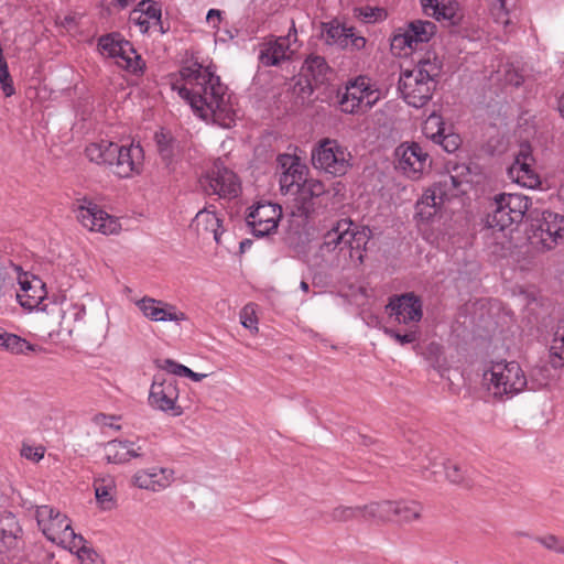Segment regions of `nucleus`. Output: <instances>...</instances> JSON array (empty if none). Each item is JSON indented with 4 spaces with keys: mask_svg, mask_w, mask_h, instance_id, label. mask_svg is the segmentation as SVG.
Returning <instances> with one entry per match:
<instances>
[{
    "mask_svg": "<svg viewBox=\"0 0 564 564\" xmlns=\"http://www.w3.org/2000/svg\"><path fill=\"white\" fill-rule=\"evenodd\" d=\"M183 85H173L183 98L202 119L230 128L236 118L228 88L220 82L209 67L195 63L181 70Z\"/></svg>",
    "mask_w": 564,
    "mask_h": 564,
    "instance_id": "obj_1",
    "label": "nucleus"
},
{
    "mask_svg": "<svg viewBox=\"0 0 564 564\" xmlns=\"http://www.w3.org/2000/svg\"><path fill=\"white\" fill-rule=\"evenodd\" d=\"M443 68L442 61L432 53L420 59L413 69L403 70L399 78V90L405 102L421 108L432 98Z\"/></svg>",
    "mask_w": 564,
    "mask_h": 564,
    "instance_id": "obj_2",
    "label": "nucleus"
},
{
    "mask_svg": "<svg viewBox=\"0 0 564 564\" xmlns=\"http://www.w3.org/2000/svg\"><path fill=\"white\" fill-rule=\"evenodd\" d=\"M482 380L488 392L499 400L511 399L522 392L528 380L524 371L516 361L491 362L489 369L484 371Z\"/></svg>",
    "mask_w": 564,
    "mask_h": 564,
    "instance_id": "obj_3",
    "label": "nucleus"
},
{
    "mask_svg": "<svg viewBox=\"0 0 564 564\" xmlns=\"http://www.w3.org/2000/svg\"><path fill=\"white\" fill-rule=\"evenodd\" d=\"M381 98L376 83L368 76L359 75L348 79L344 89L337 93V104L341 112L364 115Z\"/></svg>",
    "mask_w": 564,
    "mask_h": 564,
    "instance_id": "obj_4",
    "label": "nucleus"
},
{
    "mask_svg": "<svg viewBox=\"0 0 564 564\" xmlns=\"http://www.w3.org/2000/svg\"><path fill=\"white\" fill-rule=\"evenodd\" d=\"M295 191L297 209L306 218L316 214L319 207L336 208V205L340 204L345 196L341 183L326 188L322 181L315 178H306Z\"/></svg>",
    "mask_w": 564,
    "mask_h": 564,
    "instance_id": "obj_5",
    "label": "nucleus"
},
{
    "mask_svg": "<svg viewBox=\"0 0 564 564\" xmlns=\"http://www.w3.org/2000/svg\"><path fill=\"white\" fill-rule=\"evenodd\" d=\"M530 200L521 194L501 193L489 203L485 218L487 229L503 231L513 224L522 221L529 209Z\"/></svg>",
    "mask_w": 564,
    "mask_h": 564,
    "instance_id": "obj_6",
    "label": "nucleus"
},
{
    "mask_svg": "<svg viewBox=\"0 0 564 564\" xmlns=\"http://www.w3.org/2000/svg\"><path fill=\"white\" fill-rule=\"evenodd\" d=\"M36 521L47 540L70 552L77 542H85L80 534H76L72 522L66 514L51 506H40L36 509Z\"/></svg>",
    "mask_w": 564,
    "mask_h": 564,
    "instance_id": "obj_7",
    "label": "nucleus"
},
{
    "mask_svg": "<svg viewBox=\"0 0 564 564\" xmlns=\"http://www.w3.org/2000/svg\"><path fill=\"white\" fill-rule=\"evenodd\" d=\"M529 239L532 246L551 250L564 238V216L551 210L530 213Z\"/></svg>",
    "mask_w": 564,
    "mask_h": 564,
    "instance_id": "obj_8",
    "label": "nucleus"
},
{
    "mask_svg": "<svg viewBox=\"0 0 564 564\" xmlns=\"http://www.w3.org/2000/svg\"><path fill=\"white\" fill-rule=\"evenodd\" d=\"M351 154L337 140L324 139L312 152L315 169L333 176H343L350 169Z\"/></svg>",
    "mask_w": 564,
    "mask_h": 564,
    "instance_id": "obj_9",
    "label": "nucleus"
},
{
    "mask_svg": "<svg viewBox=\"0 0 564 564\" xmlns=\"http://www.w3.org/2000/svg\"><path fill=\"white\" fill-rule=\"evenodd\" d=\"M76 212L77 219L80 224L91 231L112 235L120 230V223L118 219L110 216L87 197L77 199Z\"/></svg>",
    "mask_w": 564,
    "mask_h": 564,
    "instance_id": "obj_10",
    "label": "nucleus"
},
{
    "mask_svg": "<svg viewBox=\"0 0 564 564\" xmlns=\"http://www.w3.org/2000/svg\"><path fill=\"white\" fill-rule=\"evenodd\" d=\"M177 399L176 380L172 377L155 375L149 393V404L172 416H180L183 414V409L177 404Z\"/></svg>",
    "mask_w": 564,
    "mask_h": 564,
    "instance_id": "obj_11",
    "label": "nucleus"
},
{
    "mask_svg": "<svg viewBox=\"0 0 564 564\" xmlns=\"http://www.w3.org/2000/svg\"><path fill=\"white\" fill-rule=\"evenodd\" d=\"M200 185L206 194L218 195L220 198H234L240 192V183L237 175L217 163L200 178Z\"/></svg>",
    "mask_w": 564,
    "mask_h": 564,
    "instance_id": "obj_12",
    "label": "nucleus"
},
{
    "mask_svg": "<svg viewBox=\"0 0 564 564\" xmlns=\"http://www.w3.org/2000/svg\"><path fill=\"white\" fill-rule=\"evenodd\" d=\"M282 218V208L278 204L270 202L258 203L250 207L246 218L254 237L261 238L273 234Z\"/></svg>",
    "mask_w": 564,
    "mask_h": 564,
    "instance_id": "obj_13",
    "label": "nucleus"
},
{
    "mask_svg": "<svg viewBox=\"0 0 564 564\" xmlns=\"http://www.w3.org/2000/svg\"><path fill=\"white\" fill-rule=\"evenodd\" d=\"M143 161L144 153L140 144H117V151H115V160L112 161L110 169L115 175L121 178H127L141 172Z\"/></svg>",
    "mask_w": 564,
    "mask_h": 564,
    "instance_id": "obj_14",
    "label": "nucleus"
},
{
    "mask_svg": "<svg viewBox=\"0 0 564 564\" xmlns=\"http://www.w3.org/2000/svg\"><path fill=\"white\" fill-rule=\"evenodd\" d=\"M386 310L400 324L419 323L423 316L422 301L412 292L391 297Z\"/></svg>",
    "mask_w": 564,
    "mask_h": 564,
    "instance_id": "obj_15",
    "label": "nucleus"
},
{
    "mask_svg": "<svg viewBox=\"0 0 564 564\" xmlns=\"http://www.w3.org/2000/svg\"><path fill=\"white\" fill-rule=\"evenodd\" d=\"M322 36L327 45L343 50L359 51L366 45V39L357 35L354 28H346L337 21L323 23Z\"/></svg>",
    "mask_w": 564,
    "mask_h": 564,
    "instance_id": "obj_16",
    "label": "nucleus"
},
{
    "mask_svg": "<svg viewBox=\"0 0 564 564\" xmlns=\"http://www.w3.org/2000/svg\"><path fill=\"white\" fill-rule=\"evenodd\" d=\"M398 167L410 178L417 180L429 165V154L416 143H402L395 150Z\"/></svg>",
    "mask_w": 564,
    "mask_h": 564,
    "instance_id": "obj_17",
    "label": "nucleus"
},
{
    "mask_svg": "<svg viewBox=\"0 0 564 564\" xmlns=\"http://www.w3.org/2000/svg\"><path fill=\"white\" fill-rule=\"evenodd\" d=\"M280 174L281 192L286 194L296 189L307 177V166L301 162V159L292 154H280L276 158Z\"/></svg>",
    "mask_w": 564,
    "mask_h": 564,
    "instance_id": "obj_18",
    "label": "nucleus"
},
{
    "mask_svg": "<svg viewBox=\"0 0 564 564\" xmlns=\"http://www.w3.org/2000/svg\"><path fill=\"white\" fill-rule=\"evenodd\" d=\"M135 305L144 317L153 322L180 323L187 321L186 314L178 311L175 305L150 296L135 301Z\"/></svg>",
    "mask_w": 564,
    "mask_h": 564,
    "instance_id": "obj_19",
    "label": "nucleus"
},
{
    "mask_svg": "<svg viewBox=\"0 0 564 564\" xmlns=\"http://www.w3.org/2000/svg\"><path fill=\"white\" fill-rule=\"evenodd\" d=\"M436 25L431 21L416 20L408 25V29L392 39L395 48H416L419 44L426 43L434 35Z\"/></svg>",
    "mask_w": 564,
    "mask_h": 564,
    "instance_id": "obj_20",
    "label": "nucleus"
},
{
    "mask_svg": "<svg viewBox=\"0 0 564 564\" xmlns=\"http://www.w3.org/2000/svg\"><path fill=\"white\" fill-rule=\"evenodd\" d=\"M533 161L530 148L522 147L514 162L508 169L509 177L523 187L534 188L540 185L539 175L532 169Z\"/></svg>",
    "mask_w": 564,
    "mask_h": 564,
    "instance_id": "obj_21",
    "label": "nucleus"
},
{
    "mask_svg": "<svg viewBox=\"0 0 564 564\" xmlns=\"http://www.w3.org/2000/svg\"><path fill=\"white\" fill-rule=\"evenodd\" d=\"M174 481V471L171 468L151 467L138 470L132 482L140 489L151 490L153 492L161 491L171 486Z\"/></svg>",
    "mask_w": 564,
    "mask_h": 564,
    "instance_id": "obj_22",
    "label": "nucleus"
},
{
    "mask_svg": "<svg viewBox=\"0 0 564 564\" xmlns=\"http://www.w3.org/2000/svg\"><path fill=\"white\" fill-rule=\"evenodd\" d=\"M291 36L292 33L290 32L286 36H279L264 42L261 45L259 53V61L261 64L267 67L278 66L283 61L289 59L292 54V51L290 50Z\"/></svg>",
    "mask_w": 564,
    "mask_h": 564,
    "instance_id": "obj_23",
    "label": "nucleus"
},
{
    "mask_svg": "<svg viewBox=\"0 0 564 564\" xmlns=\"http://www.w3.org/2000/svg\"><path fill=\"white\" fill-rule=\"evenodd\" d=\"M455 196L456 193H448L441 184L435 183L427 188L415 205L416 216L423 220H430L438 212L444 202V196Z\"/></svg>",
    "mask_w": 564,
    "mask_h": 564,
    "instance_id": "obj_24",
    "label": "nucleus"
},
{
    "mask_svg": "<svg viewBox=\"0 0 564 564\" xmlns=\"http://www.w3.org/2000/svg\"><path fill=\"white\" fill-rule=\"evenodd\" d=\"M476 164L455 163L447 175L440 181V184L449 193L451 189L457 193H466V186L473 183V175H477Z\"/></svg>",
    "mask_w": 564,
    "mask_h": 564,
    "instance_id": "obj_25",
    "label": "nucleus"
},
{
    "mask_svg": "<svg viewBox=\"0 0 564 564\" xmlns=\"http://www.w3.org/2000/svg\"><path fill=\"white\" fill-rule=\"evenodd\" d=\"M142 455V447L133 441L112 440L105 445L106 460L111 464H124Z\"/></svg>",
    "mask_w": 564,
    "mask_h": 564,
    "instance_id": "obj_26",
    "label": "nucleus"
},
{
    "mask_svg": "<svg viewBox=\"0 0 564 564\" xmlns=\"http://www.w3.org/2000/svg\"><path fill=\"white\" fill-rule=\"evenodd\" d=\"M332 74L326 59L319 55H308L302 66V75L306 78L311 90L327 83Z\"/></svg>",
    "mask_w": 564,
    "mask_h": 564,
    "instance_id": "obj_27",
    "label": "nucleus"
},
{
    "mask_svg": "<svg viewBox=\"0 0 564 564\" xmlns=\"http://www.w3.org/2000/svg\"><path fill=\"white\" fill-rule=\"evenodd\" d=\"M19 284L21 291L17 294L18 301L28 310L37 307L46 296L45 284L36 276L20 279Z\"/></svg>",
    "mask_w": 564,
    "mask_h": 564,
    "instance_id": "obj_28",
    "label": "nucleus"
},
{
    "mask_svg": "<svg viewBox=\"0 0 564 564\" xmlns=\"http://www.w3.org/2000/svg\"><path fill=\"white\" fill-rule=\"evenodd\" d=\"M371 230L367 227L358 228L352 224L350 229L346 230L347 256L351 261L362 263L364 252L370 239Z\"/></svg>",
    "mask_w": 564,
    "mask_h": 564,
    "instance_id": "obj_29",
    "label": "nucleus"
},
{
    "mask_svg": "<svg viewBox=\"0 0 564 564\" xmlns=\"http://www.w3.org/2000/svg\"><path fill=\"white\" fill-rule=\"evenodd\" d=\"M352 227V221L349 219H340L337 221L336 226L333 227L324 236V242L322 249L330 252L338 251L344 257L347 256V237L346 230Z\"/></svg>",
    "mask_w": 564,
    "mask_h": 564,
    "instance_id": "obj_30",
    "label": "nucleus"
},
{
    "mask_svg": "<svg viewBox=\"0 0 564 564\" xmlns=\"http://www.w3.org/2000/svg\"><path fill=\"white\" fill-rule=\"evenodd\" d=\"M116 142L109 140H100L88 144L85 149V154L90 162L99 165H107L111 167L115 160V151H117Z\"/></svg>",
    "mask_w": 564,
    "mask_h": 564,
    "instance_id": "obj_31",
    "label": "nucleus"
},
{
    "mask_svg": "<svg viewBox=\"0 0 564 564\" xmlns=\"http://www.w3.org/2000/svg\"><path fill=\"white\" fill-rule=\"evenodd\" d=\"M197 231L210 232L214 236L215 241H220V236L225 231L223 228V220L217 216L214 210L204 208L199 210L192 224Z\"/></svg>",
    "mask_w": 564,
    "mask_h": 564,
    "instance_id": "obj_32",
    "label": "nucleus"
},
{
    "mask_svg": "<svg viewBox=\"0 0 564 564\" xmlns=\"http://www.w3.org/2000/svg\"><path fill=\"white\" fill-rule=\"evenodd\" d=\"M85 316V305L80 303H72L63 311L61 328L72 335L84 324Z\"/></svg>",
    "mask_w": 564,
    "mask_h": 564,
    "instance_id": "obj_33",
    "label": "nucleus"
},
{
    "mask_svg": "<svg viewBox=\"0 0 564 564\" xmlns=\"http://www.w3.org/2000/svg\"><path fill=\"white\" fill-rule=\"evenodd\" d=\"M362 508V518L366 520H376L378 522H388L393 518L394 501L383 500L371 502Z\"/></svg>",
    "mask_w": 564,
    "mask_h": 564,
    "instance_id": "obj_34",
    "label": "nucleus"
},
{
    "mask_svg": "<svg viewBox=\"0 0 564 564\" xmlns=\"http://www.w3.org/2000/svg\"><path fill=\"white\" fill-rule=\"evenodd\" d=\"M423 511V506L415 500H399L394 501L393 517L398 518L401 523H410L414 520H420Z\"/></svg>",
    "mask_w": 564,
    "mask_h": 564,
    "instance_id": "obj_35",
    "label": "nucleus"
},
{
    "mask_svg": "<svg viewBox=\"0 0 564 564\" xmlns=\"http://www.w3.org/2000/svg\"><path fill=\"white\" fill-rule=\"evenodd\" d=\"M21 528L19 523L11 518L7 527L0 528V555L6 554L18 546Z\"/></svg>",
    "mask_w": 564,
    "mask_h": 564,
    "instance_id": "obj_36",
    "label": "nucleus"
},
{
    "mask_svg": "<svg viewBox=\"0 0 564 564\" xmlns=\"http://www.w3.org/2000/svg\"><path fill=\"white\" fill-rule=\"evenodd\" d=\"M116 57L121 58L124 62V67L133 74L143 70L144 63L129 41L124 40L123 43H121Z\"/></svg>",
    "mask_w": 564,
    "mask_h": 564,
    "instance_id": "obj_37",
    "label": "nucleus"
},
{
    "mask_svg": "<svg viewBox=\"0 0 564 564\" xmlns=\"http://www.w3.org/2000/svg\"><path fill=\"white\" fill-rule=\"evenodd\" d=\"M154 139L161 158L170 164L178 149V142L169 132L163 130L156 132Z\"/></svg>",
    "mask_w": 564,
    "mask_h": 564,
    "instance_id": "obj_38",
    "label": "nucleus"
},
{
    "mask_svg": "<svg viewBox=\"0 0 564 564\" xmlns=\"http://www.w3.org/2000/svg\"><path fill=\"white\" fill-rule=\"evenodd\" d=\"M551 364L554 368L564 365V322L558 324L550 347Z\"/></svg>",
    "mask_w": 564,
    "mask_h": 564,
    "instance_id": "obj_39",
    "label": "nucleus"
},
{
    "mask_svg": "<svg viewBox=\"0 0 564 564\" xmlns=\"http://www.w3.org/2000/svg\"><path fill=\"white\" fill-rule=\"evenodd\" d=\"M460 17L459 4L457 1L441 0L440 10L435 13L434 19L437 21H448L451 24L455 25L460 20Z\"/></svg>",
    "mask_w": 564,
    "mask_h": 564,
    "instance_id": "obj_40",
    "label": "nucleus"
},
{
    "mask_svg": "<svg viewBox=\"0 0 564 564\" xmlns=\"http://www.w3.org/2000/svg\"><path fill=\"white\" fill-rule=\"evenodd\" d=\"M431 140L440 144L447 153H454L462 144L459 134L454 132L445 133V131L440 130L431 134Z\"/></svg>",
    "mask_w": 564,
    "mask_h": 564,
    "instance_id": "obj_41",
    "label": "nucleus"
},
{
    "mask_svg": "<svg viewBox=\"0 0 564 564\" xmlns=\"http://www.w3.org/2000/svg\"><path fill=\"white\" fill-rule=\"evenodd\" d=\"M1 344L2 348L11 351L12 354H26L28 351L35 350L32 344L14 334L3 333Z\"/></svg>",
    "mask_w": 564,
    "mask_h": 564,
    "instance_id": "obj_42",
    "label": "nucleus"
},
{
    "mask_svg": "<svg viewBox=\"0 0 564 564\" xmlns=\"http://www.w3.org/2000/svg\"><path fill=\"white\" fill-rule=\"evenodd\" d=\"M138 10L142 12V14L150 21L153 20V23L155 25L160 26V32L165 33V30L163 28L161 17H162V9L160 3L153 0H142L138 7Z\"/></svg>",
    "mask_w": 564,
    "mask_h": 564,
    "instance_id": "obj_43",
    "label": "nucleus"
},
{
    "mask_svg": "<svg viewBox=\"0 0 564 564\" xmlns=\"http://www.w3.org/2000/svg\"><path fill=\"white\" fill-rule=\"evenodd\" d=\"M123 39L119 33H110L102 35L98 40V47L102 51L108 53L109 56L116 57L118 54V48L121 46V43H123Z\"/></svg>",
    "mask_w": 564,
    "mask_h": 564,
    "instance_id": "obj_44",
    "label": "nucleus"
},
{
    "mask_svg": "<svg viewBox=\"0 0 564 564\" xmlns=\"http://www.w3.org/2000/svg\"><path fill=\"white\" fill-rule=\"evenodd\" d=\"M329 517L333 521L347 522L358 517H362V508L358 507H346L339 506L332 510Z\"/></svg>",
    "mask_w": 564,
    "mask_h": 564,
    "instance_id": "obj_45",
    "label": "nucleus"
},
{
    "mask_svg": "<svg viewBox=\"0 0 564 564\" xmlns=\"http://www.w3.org/2000/svg\"><path fill=\"white\" fill-rule=\"evenodd\" d=\"M74 551L80 564H104L99 554L93 547L86 545V541L77 542V546L72 552Z\"/></svg>",
    "mask_w": 564,
    "mask_h": 564,
    "instance_id": "obj_46",
    "label": "nucleus"
},
{
    "mask_svg": "<svg viewBox=\"0 0 564 564\" xmlns=\"http://www.w3.org/2000/svg\"><path fill=\"white\" fill-rule=\"evenodd\" d=\"M490 13L496 23L501 24L505 29L508 28L511 21L506 0H495L491 6Z\"/></svg>",
    "mask_w": 564,
    "mask_h": 564,
    "instance_id": "obj_47",
    "label": "nucleus"
},
{
    "mask_svg": "<svg viewBox=\"0 0 564 564\" xmlns=\"http://www.w3.org/2000/svg\"><path fill=\"white\" fill-rule=\"evenodd\" d=\"M534 540L550 551H553L558 554H564V540L560 539L554 534L536 536Z\"/></svg>",
    "mask_w": 564,
    "mask_h": 564,
    "instance_id": "obj_48",
    "label": "nucleus"
},
{
    "mask_svg": "<svg viewBox=\"0 0 564 564\" xmlns=\"http://www.w3.org/2000/svg\"><path fill=\"white\" fill-rule=\"evenodd\" d=\"M383 332L389 337L395 339L400 345L412 344L419 339L417 329H411V330L406 332L405 334H401L393 328L386 327L383 329Z\"/></svg>",
    "mask_w": 564,
    "mask_h": 564,
    "instance_id": "obj_49",
    "label": "nucleus"
},
{
    "mask_svg": "<svg viewBox=\"0 0 564 564\" xmlns=\"http://www.w3.org/2000/svg\"><path fill=\"white\" fill-rule=\"evenodd\" d=\"M240 319L243 327L250 329L251 332H258V318L256 316L253 304H247L241 313Z\"/></svg>",
    "mask_w": 564,
    "mask_h": 564,
    "instance_id": "obj_50",
    "label": "nucleus"
},
{
    "mask_svg": "<svg viewBox=\"0 0 564 564\" xmlns=\"http://www.w3.org/2000/svg\"><path fill=\"white\" fill-rule=\"evenodd\" d=\"M444 470L446 478L456 485H460L465 482V474L466 471L462 469L458 464L448 462L444 465Z\"/></svg>",
    "mask_w": 564,
    "mask_h": 564,
    "instance_id": "obj_51",
    "label": "nucleus"
},
{
    "mask_svg": "<svg viewBox=\"0 0 564 564\" xmlns=\"http://www.w3.org/2000/svg\"><path fill=\"white\" fill-rule=\"evenodd\" d=\"M0 86L6 97H11L15 94L8 63L0 65Z\"/></svg>",
    "mask_w": 564,
    "mask_h": 564,
    "instance_id": "obj_52",
    "label": "nucleus"
},
{
    "mask_svg": "<svg viewBox=\"0 0 564 564\" xmlns=\"http://www.w3.org/2000/svg\"><path fill=\"white\" fill-rule=\"evenodd\" d=\"M423 130L426 137L431 139V134L436 132V130L445 131V123L443 122L441 116L433 112L426 119Z\"/></svg>",
    "mask_w": 564,
    "mask_h": 564,
    "instance_id": "obj_53",
    "label": "nucleus"
},
{
    "mask_svg": "<svg viewBox=\"0 0 564 564\" xmlns=\"http://www.w3.org/2000/svg\"><path fill=\"white\" fill-rule=\"evenodd\" d=\"M44 452L45 449L43 446L34 447L31 445L23 444L21 448V456L36 463L44 457Z\"/></svg>",
    "mask_w": 564,
    "mask_h": 564,
    "instance_id": "obj_54",
    "label": "nucleus"
},
{
    "mask_svg": "<svg viewBox=\"0 0 564 564\" xmlns=\"http://www.w3.org/2000/svg\"><path fill=\"white\" fill-rule=\"evenodd\" d=\"M163 368L166 369L172 375L183 376V377H187V378L189 377V375L192 372V369H189L188 367L177 364L171 359L164 360Z\"/></svg>",
    "mask_w": 564,
    "mask_h": 564,
    "instance_id": "obj_55",
    "label": "nucleus"
},
{
    "mask_svg": "<svg viewBox=\"0 0 564 564\" xmlns=\"http://www.w3.org/2000/svg\"><path fill=\"white\" fill-rule=\"evenodd\" d=\"M96 499L104 508H110L112 503V496L110 488L107 486H96L95 488Z\"/></svg>",
    "mask_w": 564,
    "mask_h": 564,
    "instance_id": "obj_56",
    "label": "nucleus"
},
{
    "mask_svg": "<svg viewBox=\"0 0 564 564\" xmlns=\"http://www.w3.org/2000/svg\"><path fill=\"white\" fill-rule=\"evenodd\" d=\"M130 20L140 26V31L142 33L148 32L150 28V21L137 8L131 11Z\"/></svg>",
    "mask_w": 564,
    "mask_h": 564,
    "instance_id": "obj_57",
    "label": "nucleus"
},
{
    "mask_svg": "<svg viewBox=\"0 0 564 564\" xmlns=\"http://www.w3.org/2000/svg\"><path fill=\"white\" fill-rule=\"evenodd\" d=\"M359 17L364 19L366 22H372L378 19V17L381 15V10L378 8H360L359 10Z\"/></svg>",
    "mask_w": 564,
    "mask_h": 564,
    "instance_id": "obj_58",
    "label": "nucleus"
},
{
    "mask_svg": "<svg viewBox=\"0 0 564 564\" xmlns=\"http://www.w3.org/2000/svg\"><path fill=\"white\" fill-rule=\"evenodd\" d=\"M420 2L422 6V9H423V12L429 17L434 18L437 10H440V3H441L440 0H420Z\"/></svg>",
    "mask_w": 564,
    "mask_h": 564,
    "instance_id": "obj_59",
    "label": "nucleus"
},
{
    "mask_svg": "<svg viewBox=\"0 0 564 564\" xmlns=\"http://www.w3.org/2000/svg\"><path fill=\"white\" fill-rule=\"evenodd\" d=\"M113 420V416H108L106 414L99 413L94 417V421L97 424L106 425V426H112L111 421Z\"/></svg>",
    "mask_w": 564,
    "mask_h": 564,
    "instance_id": "obj_60",
    "label": "nucleus"
},
{
    "mask_svg": "<svg viewBox=\"0 0 564 564\" xmlns=\"http://www.w3.org/2000/svg\"><path fill=\"white\" fill-rule=\"evenodd\" d=\"M207 21H214V19H217L219 20L220 18V11L219 10H216V9H210L207 13Z\"/></svg>",
    "mask_w": 564,
    "mask_h": 564,
    "instance_id": "obj_61",
    "label": "nucleus"
},
{
    "mask_svg": "<svg viewBox=\"0 0 564 564\" xmlns=\"http://www.w3.org/2000/svg\"><path fill=\"white\" fill-rule=\"evenodd\" d=\"M557 109L561 116L564 118V91L557 98Z\"/></svg>",
    "mask_w": 564,
    "mask_h": 564,
    "instance_id": "obj_62",
    "label": "nucleus"
},
{
    "mask_svg": "<svg viewBox=\"0 0 564 564\" xmlns=\"http://www.w3.org/2000/svg\"><path fill=\"white\" fill-rule=\"evenodd\" d=\"M206 376H207V375H205V373H197V372H194V371L192 370V372H191V375H189V377H188V378H191V379H192L193 381H195V382H199V381H202Z\"/></svg>",
    "mask_w": 564,
    "mask_h": 564,
    "instance_id": "obj_63",
    "label": "nucleus"
},
{
    "mask_svg": "<svg viewBox=\"0 0 564 564\" xmlns=\"http://www.w3.org/2000/svg\"><path fill=\"white\" fill-rule=\"evenodd\" d=\"M427 471H429V468L426 467L423 471V477L426 479H432L433 475H435L437 473L436 470H432L427 474Z\"/></svg>",
    "mask_w": 564,
    "mask_h": 564,
    "instance_id": "obj_64",
    "label": "nucleus"
}]
</instances>
